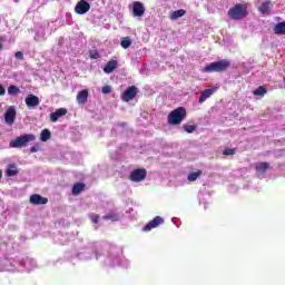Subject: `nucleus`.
<instances>
[{
  "label": "nucleus",
  "mask_w": 285,
  "mask_h": 285,
  "mask_svg": "<svg viewBox=\"0 0 285 285\" xmlns=\"http://www.w3.org/2000/svg\"><path fill=\"white\" fill-rule=\"evenodd\" d=\"M228 17L233 19V21H242V19L248 17V8L246 4L237 3L228 10Z\"/></svg>",
  "instance_id": "nucleus-1"
},
{
  "label": "nucleus",
  "mask_w": 285,
  "mask_h": 285,
  "mask_svg": "<svg viewBox=\"0 0 285 285\" xmlns=\"http://www.w3.org/2000/svg\"><path fill=\"white\" fill-rule=\"evenodd\" d=\"M184 119H186V109L184 107H179L169 114L168 124L171 126H179Z\"/></svg>",
  "instance_id": "nucleus-2"
},
{
  "label": "nucleus",
  "mask_w": 285,
  "mask_h": 285,
  "mask_svg": "<svg viewBox=\"0 0 285 285\" xmlns=\"http://www.w3.org/2000/svg\"><path fill=\"white\" fill-rule=\"evenodd\" d=\"M229 66L228 60H220L205 66L203 72H224Z\"/></svg>",
  "instance_id": "nucleus-3"
},
{
  "label": "nucleus",
  "mask_w": 285,
  "mask_h": 285,
  "mask_svg": "<svg viewBox=\"0 0 285 285\" xmlns=\"http://www.w3.org/2000/svg\"><path fill=\"white\" fill-rule=\"evenodd\" d=\"M37 137L32 134H26L23 136L17 137L14 140L10 142L11 148H23L30 144V141H35Z\"/></svg>",
  "instance_id": "nucleus-4"
},
{
  "label": "nucleus",
  "mask_w": 285,
  "mask_h": 285,
  "mask_svg": "<svg viewBox=\"0 0 285 285\" xmlns=\"http://www.w3.org/2000/svg\"><path fill=\"white\" fill-rule=\"evenodd\" d=\"M16 119H17V109H14V106H11L4 112V121L6 124H8V126H12Z\"/></svg>",
  "instance_id": "nucleus-5"
},
{
  "label": "nucleus",
  "mask_w": 285,
  "mask_h": 285,
  "mask_svg": "<svg viewBox=\"0 0 285 285\" xmlns=\"http://www.w3.org/2000/svg\"><path fill=\"white\" fill-rule=\"evenodd\" d=\"M144 14H146V7L144 6V2H132V17H144Z\"/></svg>",
  "instance_id": "nucleus-6"
},
{
  "label": "nucleus",
  "mask_w": 285,
  "mask_h": 285,
  "mask_svg": "<svg viewBox=\"0 0 285 285\" xmlns=\"http://www.w3.org/2000/svg\"><path fill=\"white\" fill-rule=\"evenodd\" d=\"M146 169H135L130 174V180L136 183L144 181L146 179Z\"/></svg>",
  "instance_id": "nucleus-7"
},
{
  "label": "nucleus",
  "mask_w": 285,
  "mask_h": 285,
  "mask_svg": "<svg viewBox=\"0 0 285 285\" xmlns=\"http://www.w3.org/2000/svg\"><path fill=\"white\" fill-rule=\"evenodd\" d=\"M164 224V218L161 216H156L153 220H150L144 228L145 233L150 232L153 228H157Z\"/></svg>",
  "instance_id": "nucleus-8"
},
{
  "label": "nucleus",
  "mask_w": 285,
  "mask_h": 285,
  "mask_svg": "<svg viewBox=\"0 0 285 285\" xmlns=\"http://www.w3.org/2000/svg\"><path fill=\"white\" fill-rule=\"evenodd\" d=\"M90 10V3H88L86 0H80L77 2L75 7V12L77 14H86Z\"/></svg>",
  "instance_id": "nucleus-9"
},
{
  "label": "nucleus",
  "mask_w": 285,
  "mask_h": 285,
  "mask_svg": "<svg viewBox=\"0 0 285 285\" xmlns=\"http://www.w3.org/2000/svg\"><path fill=\"white\" fill-rule=\"evenodd\" d=\"M29 202L33 206H43V205L48 204V198H46L39 194H33L30 196Z\"/></svg>",
  "instance_id": "nucleus-10"
},
{
  "label": "nucleus",
  "mask_w": 285,
  "mask_h": 285,
  "mask_svg": "<svg viewBox=\"0 0 285 285\" xmlns=\"http://www.w3.org/2000/svg\"><path fill=\"white\" fill-rule=\"evenodd\" d=\"M137 97V87H129L121 96L122 101H132Z\"/></svg>",
  "instance_id": "nucleus-11"
},
{
  "label": "nucleus",
  "mask_w": 285,
  "mask_h": 285,
  "mask_svg": "<svg viewBox=\"0 0 285 285\" xmlns=\"http://www.w3.org/2000/svg\"><path fill=\"white\" fill-rule=\"evenodd\" d=\"M65 115H68V109L66 108H59L56 111L50 114V121L52 124H57L61 117H65Z\"/></svg>",
  "instance_id": "nucleus-12"
},
{
  "label": "nucleus",
  "mask_w": 285,
  "mask_h": 285,
  "mask_svg": "<svg viewBox=\"0 0 285 285\" xmlns=\"http://www.w3.org/2000/svg\"><path fill=\"white\" fill-rule=\"evenodd\" d=\"M257 177H264V174L271 168L269 163H256L254 165Z\"/></svg>",
  "instance_id": "nucleus-13"
},
{
  "label": "nucleus",
  "mask_w": 285,
  "mask_h": 285,
  "mask_svg": "<svg viewBox=\"0 0 285 285\" xmlns=\"http://www.w3.org/2000/svg\"><path fill=\"white\" fill-rule=\"evenodd\" d=\"M274 6L275 4L273 3L272 0H265L258 7V12H261V14H269Z\"/></svg>",
  "instance_id": "nucleus-14"
},
{
  "label": "nucleus",
  "mask_w": 285,
  "mask_h": 285,
  "mask_svg": "<svg viewBox=\"0 0 285 285\" xmlns=\"http://www.w3.org/2000/svg\"><path fill=\"white\" fill-rule=\"evenodd\" d=\"M24 104L27 106V108H37V106H39L40 101H39V97L35 96V95H29L26 97L24 99Z\"/></svg>",
  "instance_id": "nucleus-15"
},
{
  "label": "nucleus",
  "mask_w": 285,
  "mask_h": 285,
  "mask_svg": "<svg viewBox=\"0 0 285 285\" xmlns=\"http://www.w3.org/2000/svg\"><path fill=\"white\" fill-rule=\"evenodd\" d=\"M215 95V89H205L199 97V104H204L206 99H209V97H213Z\"/></svg>",
  "instance_id": "nucleus-16"
},
{
  "label": "nucleus",
  "mask_w": 285,
  "mask_h": 285,
  "mask_svg": "<svg viewBox=\"0 0 285 285\" xmlns=\"http://www.w3.org/2000/svg\"><path fill=\"white\" fill-rule=\"evenodd\" d=\"M102 219L109 220V222H119L121 219V214L110 212L109 214L102 216Z\"/></svg>",
  "instance_id": "nucleus-17"
},
{
  "label": "nucleus",
  "mask_w": 285,
  "mask_h": 285,
  "mask_svg": "<svg viewBox=\"0 0 285 285\" xmlns=\"http://www.w3.org/2000/svg\"><path fill=\"white\" fill-rule=\"evenodd\" d=\"M115 68H117V60H110L105 66L104 72H106V75H110V72L115 71Z\"/></svg>",
  "instance_id": "nucleus-18"
},
{
  "label": "nucleus",
  "mask_w": 285,
  "mask_h": 285,
  "mask_svg": "<svg viewBox=\"0 0 285 285\" xmlns=\"http://www.w3.org/2000/svg\"><path fill=\"white\" fill-rule=\"evenodd\" d=\"M78 104H86L88 101V90H81L79 91L77 96Z\"/></svg>",
  "instance_id": "nucleus-19"
},
{
  "label": "nucleus",
  "mask_w": 285,
  "mask_h": 285,
  "mask_svg": "<svg viewBox=\"0 0 285 285\" xmlns=\"http://www.w3.org/2000/svg\"><path fill=\"white\" fill-rule=\"evenodd\" d=\"M7 177H17L19 175V169H17V166L9 165L7 168Z\"/></svg>",
  "instance_id": "nucleus-20"
},
{
  "label": "nucleus",
  "mask_w": 285,
  "mask_h": 285,
  "mask_svg": "<svg viewBox=\"0 0 285 285\" xmlns=\"http://www.w3.org/2000/svg\"><path fill=\"white\" fill-rule=\"evenodd\" d=\"M120 46L124 48V50H128V48L132 46V39H130V37L121 38Z\"/></svg>",
  "instance_id": "nucleus-21"
},
{
  "label": "nucleus",
  "mask_w": 285,
  "mask_h": 285,
  "mask_svg": "<svg viewBox=\"0 0 285 285\" xmlns=\"http://www.w3.org/2000/svg\"><path fill=\"white\" fill-rule=\"evenodd\" d=\"M184 14H186V10L179 9L170 14V19L171 21H177V19H180V17H184Z\"/></svg>",
  "instance_id": "nucleus-22"
},
{
  "label": "nucleus",
  "mask_w": 285,
  "mask_h": 285,
  "mask_svg": "<svg viewBox=\"0 0 285 285\" xmlns=\"http://www.w3.org/2000/svg\"><path fill=\"white\" fill-rule=\"evenodd\" d=\"M36 41H43V39H46V30L43 29V27H40L35 36Z\"/></svg>",
  "instance_id": "nucleus-23"
},
{
  "label": "nucleus",
  "mask_w": 285,
  "mask_h": 285,
  "mask_svg": "<svg viewBox=\"0 0 285 285\" xmlns=\"http://www.w3.org/2000/svg\"><path fill=\"white\" fill-rule=\"evenodd\" d=\"M274 32L276 35H285V22H279L275 26Z\"/></svg>",
  "instance_id": "nucleus-24"
},
{
  "label": "nucleus",
  "mask_w": 285,
  "mask_h": 285,
  "mask_svg": "<svg viewBox=\"0 0 285 285\" xmlns=\"http://www.w3.org/2000/svg\"><path fill=\"white\" fill-rule=\"evenodd\" d=\"M83 188H86V185H83L82 183L75 184L72 187V195H79V193H81Z\"/></svg>",
  "instance_id": "nucleus-25"
},
{
  "label": "nucleus",
  "mask_w": 285,
  "mask_h": 285,
  "mask_svg": "<svg viewBox=\"0 0 285 285\" xmlns=\"http://www.w3.org/2000/svg\"><path fill=\"white\" fill-rule=\"evenodd\" d=\"M202 175V171H195L187 176L188 181H197V178Z\"/></svg>",
  "instance_id": "nucleus-26"
},
{
  "label": "nucleus",
  "mask_w": 285,
  "mask_h": 285,
  "mask_svg": "<svg viewBox=\"0 0 285 285\" xmlns=\"http://www.w3.org/2000/svg\"><path fill=\"white\" fill-rule=\"evenodd\" d=\"M50 137H51L50 130L43 129L41 131V141H48V139H50Z\"/></svg>",
  "instance_id": "nucleus-27"
},
{
  "label": "nucleus",
  "mask_w": 285,
  "mask_h": 285,
  "mask_svg": "<svg viewBox=\"0 0 285 285\" xmlns=\"http://www.w3.org/2000/svg\"><path fill=\"white\" fill-rule=\"evenodd\" d=\"M255 96H261L264 97V95H266V88L264 87H258L255 91H254Z\"/></svg>",
  "instance_id": "nucleus-28"
},
{
  "label": "nucleus",
  "mask_w": 285,
  "mask_h": 285,
  "mask_svg": "<svg viewBox=\"0 0 285 285\" xmlns=\"http://www.w3.org/2000/svg\"><path fill=\"white\" fill-rule=\"evenodd\" d=\"M95 248H115V246L110 243L102 242L99 245H96Z\"/></svg>",
  "instance_id": "nucleus-29"
},
{
  "label": "nucleus",
  "mask_w": 285,
  "mask_h": 285,
  "mask_svg": "<svg viewBox=\"0 0 285 285\" xmlns=\"http://www.w3.org/2000/svg\"><path fill=\"white\" fill-rule=\"evenodd\" d=\"M19 92V88L17 86H9L8 88V95H17Z\"/></svg>",
  "instance_id": "nucleus-30"
},
{
  "label": "nucleus",
  "mask_w": 285,
  "mask_h": 285,
  "mask_svg": "<svg viewBox=\"0 0 285 285\" xmlns=\"http://www.w3.org/2000/svg\"><path fill=\"white\" fill-rule=\"evenodd\" d=\"M102 95H110V92H112V87L110 86H104L101 89Z\"/></svg>",
  "instance_id": "nucleus-31"
},
{
  "label": "nucleus",
  "mask_w": 285,
  "mask_h": 285,
  "mask_svg": "<svg viewBox=\"0 0 285 285\" xmlns=\"http://www.w3.org/2000/svg\"><path fill=\"white\" fill-rule=\"evenodd\" d=\"M90 219H91L92 224H99V215L91 214Z\"/></svg>",
  "instance_id": "nucleus-32"
},
{
  "label": "nucleus",
  "mask_w": 285,
  "mask_h": 285,
  "mask_svg": "<svg viewBox=\"0 0 285 285\" xmlns=\"http://www.w3.org/2000/svg\"><path fill=\"white\" fill-rule=\"evenodd\" d=\"M185 131H186V132H195V126H193V125H186V126H185Z\"/></svg>",
  "instance_id": "nucleus-33"
},
{
  "label": "nucleus",
  "mask_w": 285,
  "mask_h": 285,
  "mask_svg": "<svg viewBox=\"0 0 285 285\" xmlns=\"http://www.w3.org/2000/svg\"><path fill=\"white\" fill-rule=\"evenodd\" d=\"M89 57H90V59H99V52H97V51H90Z\"/></svg>",
  "instance_id": "nucleus-34"
},
{
  "label": "nucleus",
  "mask_w": 285,
  "mask_h": 285,
  "mask_svg": "<svg viewBox=\"0 0 285 285\" xmlns=\"http://www.w3.org/2000/svg\"><path fill=\"white\" fill-rule=\"evenodd\" d=\"M223 154L226 156L235 155V149H225Z\"/></svg>",
  "instance_id": "nucleus-35"
},
{
  "label": "nucleus",
  "mask_w": 285,
  "mask_h": 285,
  "mask_svg": "<svg viewBox=\"0 0 285 285\" xmlns=\"http://www.w3.org/2000/svg\"><path fill=\"white\" fill-rule=\"evenodd\" d=\"M14 57H16V59L23 60V52L17 51L16 55H14Z\"/></svg>",
  "instance_id": "nucleus-36"
},
{
  "label": "nucleus",
  "mask_w": 285,
  "mask_h": 285,
  "mask_svg": "<svg viewBox=\"0 0 285 285\" xmlns=\"http://www.w3.org/2000/svg\"><path fill=\"white\" fill-rule=\"evenodd\" d=\"M30 153H39V145H35L30 148Z\"/></svg>",
  "instance_id": "nucleus-37"
},
{
  "label": "nucleus",
  "mask_w": 285,
  "mask_h": 285,
  "mask_svg": "<svg viewBox=\"0 0 285 285\" xmlns=\"http://www.w3.org/2000/svg\"><path fill=\"white\" fill-rule=\"evenodd\" d=\"M2 95H6V88L0 83V97H2Z\"/></svg>",
  "instance_id": "nucleus-38"
},
{
  "label": "nucleus",
  "mask_w": 285,
  "mask_h": 285,
  "mask_svg": "<svg viewBox=\"0 0 285 285\" xmlns=\"http://www.w3.org/2000/svg\"><path fill=\"white\" fill-rule=\"evenodd\" d=\"M3 50V45L0 42V51Z\"/></svg>",
  "instance_id": "nucleus-39"
},
{
  "label": "nucleus",
  "mask_w": 285,
  "mask_h": 285,
  "mask_svg": "<svg viewBox=\"0 0 285 285\" xmlns=\"http://www.w3.org/2000/svg\"><path fill=\"white\" fill-rule=\"evenodd\" d=\"M0 108H1V104H0Z\"/></svg>",
  "instance_id": "nucleus-40"
}]
</instances>
